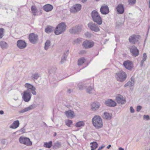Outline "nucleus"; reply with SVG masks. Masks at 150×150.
I'll return each instance as SVG.
<instances>
[{"instance_id": "obj_42", "label": "nucleus", "mask_w": 150, "mask_h": 150, "mask_svg": "<svg viewBox=\"0 0 150 150\" xmlns=\"http://www.w3.org/2000/svg\"><path fill=\"white\" fill-rule=\"evenodd\" d=\"M57 70V68L55 67H52L49 71V73L50 74L54 73Z\"/></svg>"}, {"instance_id": "obj_35", "label": "nucleus", "mask_w": 150, "mask_h": 150, "mask_svg": "<svg viewBox=\"0 0 150 150\" xmlns=\"http://www.w3.org/2000/svg\"><path fill=\"white\" fill-rule=\"evenodd\" d=\"M91 150H95L98 147V144L96 142H93L91 143Z\"/></svg>"}, {"instance_id": "obj_17", "label": "nucleus", "mask_w": 150, "mask_h": 150, "mask_svg": "<svg viewBox=\"0 0 150 150\" xmlns=\"http://www.w3.org/2000/svg\"><path fill=\"white\" fill-rule=\"evenodd\" d=\"M105 104L107 106L114 107L117 105V103L115 101L111 99H108L105 101Z\"/></svg>"}, {"instance_id": "obj_7", "label": "nucleus", "mask_w": 150, "mask_h": 150, "mask_svg": "<svg viewBox=\"0 0 150 150\" xmlns=\"http://www.w3.org/2000/svg\"><path fill=\"white\" fill-rule=\"evenodd\" d=\"M31 96V93L28 90H26L23 92L22 98L24 101L28 102L30 100Z\"/></svg>"}, {"instance_id": "obj_5", "label": "nucleus", "mask_w": 150, "mask_h": 150, "mask_svg": "<svg viewBox=\"0 0 150 150\" xmlns=\"http://www.w3.org/2000/svg\"><path fill=\"white\" fill-rule=\"evenodd\" d=\"M83 26L82 25H78L72 27L69 30V32L72 34H78L82 30Z\"/></svg>"}, {"instance_id": "obj_46", "label": "nucleus", "mask_w": 150, "mask_h": 150, "mask_svg": "<svg viewBox=\"0 0 150 150\" xmlns=\"http://www.w3.org/2000/svg\"><path fill=\"white\" fill-rule=\"evenodd\" d=\"M147 58V56L146 53H144L143 54V56L142 58V60L143 61H145Z\"/></svg>"}, {"instance_id": "obj_59", "label": "nucleus", "mask_w": 150, "mask_h": 150, "mask_svg": "<svg viewBox=\"0 0 150 150\" xmlns=\"http://www.w3.org/2000/svg\"><path fill=\"white\" fill-rule=\"evenodd\" d=\"M119 150H124V149L122 147H119Z\"/></svg>"}, {"instance_id": "obj_49", "label": "nucleus", "mask_w": 150, "mask_h": 150, "mask_svg": "<svg viewBox=\"0 0 150 150\" xmlns=\"http://www.w3.org/2000/svg\"><path fill=\"white\" fill-rule=\"evenodd\" d=\"M25 130L24 127H23L20 129V131L22 133H24L25 132Z\"/></svg>"}, {"instance_id": "obj_28", "label": "nucleus", "mask_w": 150, "mask_h": 150, "mask_svg": "<svg viewBox=\"0 0 150 150\" xmlns=\"http://www.w3.org/2000/svg\"><path fill=\"white\" fill-rule=\"evenodd\" d=\"M102 117L105 119L110 120L112 118V115L111 114L105 112L102 115Z\"/></svg>"}, {"instance_id": "obj_18", "label": "nucleus", "mask_w": 150, "mask_h": 150, "mask_svg": "<svg viewBox=\"0 0 150 150\" xmlns=\"http://www.w3.org/2000/svg\"><path fill=\"white\" fill-rule=\"evenodd\" d=\"M35 107L36 106L35 104H32L30 105L28 107L21 110L19 111L18 112L19 113H23L28 111L30 110L35 108Z\"/></svg>"}, {"instance_id": "obj_21", "label": "nucleus", "mask_w": 150, "mask_h": 150, "mask_svg": "<svg viewBox=\"0 0 150 150\" xmlns=\"http://www.w3.org/2000/svg\"><path fill=\"white\" fill-rule=\"evenodd\" d=\"M116 9L117 13L118 14H122L124 12V8L122 4H118L116 7Z\"/></svg>"}, {"instance_id": "obj_37", "label": "nucleus", "mask_w": 150, "mask_h": 150, "mask_svg": "<svg viewBox=\"0 0 150 150\" xmlns=\"http://www.w3.org/2000/svg\"><path fill=\"white\" fill-rule=\"evenodd\" d=\"M51 42L49 40H47L45 44L44 49L45 50H47L50 46Z\"/></svg>"}, {"instance_id": "obj_34", "label": "nucleus", "mask_w": 150, "mask_h": 150, "mask_svg": "<svg viewBox=\"0 0 150 150\" xmlns=\"http://www.w3.org/2000/svg\"><path fill=\"white\" fill-rule=\"evenodd\" d=\"M40 76V74L36 72L32 74L31 78L34 80L37 79Z\"/></svg>"}, {"instance_id": "obj_19", "label": "nucleus", "mask_w": 150, "mask_h": 150, "mask_svg": "<svg viewBox=\"0 0 150 150\" xmlns=\"http://www.w3.org/2000/svg\"><path fill=\"white\" fill-rule=\"evenodd\" d=\"M116 100L119 104H122L125 103L126 100L123 96L119 95L116 98Z\"/></svg>"}, {"instance_id": "obj_4", "label": "nucleus", "mask_w": 150, "mask_h": 150, "mask_svg": "<svg viewBox=\"0 0 150 150\" xmlns=\"http://www.w3.org/2000/svg\"><path fill=\"white\" fill-rule=\"evenodd\" d=\"M115 77L117 81L123 82L126 79L127 75L124 72L121 71L116 73Z\"/></svg>"}, {"instance_id": "obj_27", "label": "nucleus", "mask_w": 150, "mask_h": 150, "mask_svg": "<svg viewBox=\"0 0 150 150\" xmlns=\"http://www.w3.org/2000/svg\"><path fill=\"white\" fill-rule=\"evenodd\" d=\"M134 83V79L133 77H132L131 78V80L128 81L126 83L124 86L126 87L127 86H133Z\"/></svg>"}, {"instance_id": "obj_23", "label": "nucleus", "mask_w": 150, "mask_h": 150, "mask_svg": "<svg viewBox=\"0 0 150 150\" xmlns=\"http://www.w3.org/2000/svg\"><path fill=\"white\" fill-rule=\"evenodd\" d=\"M20 125L19 121L18 120H16L13 122V123L10 126V128L15 129L18 127Z\"/></svg>"}, {"instance_id": "obj_29", "label": "nucleus", "mask_w": 150, "mask_h": 150, "mask_svg": "<svg viewBox=\"0 0 150 150\" xmlns=\"http://www.w3.org/2000/svg\"><path fill=\"white\" fill-rule=\"evenodd\" d=\"M8 46V45L5 42L3 41L0 42V47L2 49H7Z\"/></svg>"}, {"instance_id": "obj_48", "label": "nucleus", "mask_w": 150, "mask_h": 150, "mask_svg": "<svg viewBox=\"0 0 150 150\" xmlns=\"http://www.w3.org/2000/svg\"><path fill=\"white\" fill-rule=\"evenodd\" d=\"M142 107L140 105L137 106V112H139L140 110L142 109Z\"/></svg>"}, {"instance_id": "obj_12", "label": "nucleus", "mask_w": 150, "mask_h": 150, "mask_svg": "<svg viewBox=\"0 0 150 150\" xmlns=\"http://www.w3.org/2000/svg\"><path fill=\"white\" fill-rule=\"evenodd\" d=\"M123 65L126 69L129 70H131L133 68V64L132 61L127 60L124 62Z\"/></svg>"}, {"instance_id": "obj_56", "label": "nucleus", "mask_w": 150, "mask_h": 150, "mask_svg": "<svg viewBox=\"0 0 150 150\" xmlns=\"http://www.w3.org/2000/svg\"><path fill=\"white\" fill-rule=\"evenodd\" d=\"M4 113V112L3 110H0V114L1 115H3Z\"/></svg>"}, {"instance_id": "obj_45", "label": "nucleus", "mask_w": 150, "mask_h": 150, "mask_svg": "<svg viewBox=\"0 0 150 150\" xmlns=\"http://www.w3.org/2000/svg\"><path fill=\"white\" fill-rule=\"evenodd\" d=\"M85 36L88 38H90L91 37V34L88 32H86L85 33Z\"/></svg>"}, {"instance_id": "obj_44", "label": "nucleus", "mask_w": 150, "mask_h": 150, "mask_svg": "<svg viewBox=\"0 0 150 150\" xmlns=\"http://www.w3.org/2000/svg\"><path fill=\"white\" fill-rule=\"evenodd\" d=\"M136 0H128V2L129 4H133L135 3Z\"/></svg>"}, {"instance_id": "obj_64", "label": "nucleus", "mask_w": 150, "mask_h": 150, "mask_svg": "<svg viewBox=\"0 0 150 150\" xmlns=\"http://www.w3.org/2000/svg\"><path fill=\"white\" fill-rule=\"evenodd\" d=\"M1 148L0 147V150H1Z\"/></svg>"}, {"instance_id": "obj_2", "label": "nucleus", "mask_w": 150, "mask_h": 150, "mask_svg": "<svg viewBox=\"0 0 150 150\" xmlns=\"http://www.w3.org/2000/svg\"><path fill=\"white\" fill-rule=\"evenodd\" d=\"M91 16L93 21L96 22L98 25H101L102 23V19L98 13L95 10L93 11Z\"/></svg>"}, {"instance_id": "obj_16", "label": "nucleus", "mask_w": 150, "mask_h": 150, "mask_svg": "<svg viewBox=\"0 0 150 150\" xmlns=\"http://www.w3.org/2000/svg\"><path fill=\"white\" fill-rule=\"evenodd\" d=\"M101 13L103 15H106L109 12V10L108 6L105 4L102 6L100 8Z\"/></svg>"}, {"instance_id": "obj_33", "label": "nucleus", "mask_w": 150, "mask_h": 150, "mask_svg": "<svg viewBox=\"0 0 150 150\" xmlns=\"http://www.w3.org/2000/svg\"><path fill=\"white\" fill-rule=\"evenodd\" d=\"M86 84L82 83H79L77 84V87L80 90H82L85 88L86 86Z\"/></svg>"}, {"instance_id": "obj_61", "label": "nucleus", "mask_w": 150, "mask_h": 150, "mask_svg": "<svg viewBox=\"0 0 150 150\" xmlns=\"http://www.w3.org/2000/svg\"><path fill=\"white\" fill-rule=\"evenodd\" d=\"M57 135V133L56 132H55L54 133V137H55L56 135Z\"/></svg>"}, {"instance_id": "obj_9", "label": "nucleus", "mask_w": 150, "mask_h": 150, "mask_svg": "<svg viewBox=\"0 0 150 150\" xmlns=\"http://www.w3.org/2000/svg\"><path fill=\"white\" fill-rule=\"evenodd\" d=\"M25 87L27 88L26 90H28V91L34 95L36 94V92L35 91V88L32 85L28 83H26L25 85Z\"/></svg>"}, {"instance_id": "obj_6", "label": "nucleus", "mask_w": 150, "mask_h": 150, "mask_svg": "<svg viewBox=\"0 0 150 150\" xmlns=\"http://www.w3.org/2000/svg\"><path fill=\"white\" fill-rule=\"evenodd\" d=\"M19 141L22 144L26 146H30L32 144V142L30 139L27 137L21 136L19 138Z\"/></svg>"}, {"instance_id": "obj_15", "label": "nucleus", "mask_w": 150, "mask_h": 150, "mask_svg": "<svg viewBox=\"0 0 150 150\" xmlns=\"http://www.w3.org/2000/svg\"><path fill=\"white\" fill-rule=\"evenodd\" d=\"M94 45V43L93 41H89L86 40L83 43V45L85 48H90L92 47Z\"/></svg>"}, {"instance_id": "obj_24", "label": "nucleus", "mask_w": 150, "mask_h": 150, "mask_svg": "<svg viewBox=\"0 0 150 150\" xmlns=\"http://www.w3.org/2000/svg\"><path fill=\"white\" fill-rule=\"evenodd\" d=\"M53 6L50 4H47L44 6L43 8L45 11L48 12L51 11L53 9Z\"/></svg>"}, {"instance_id": "obj_10", "label": "nucleus", "mask_w": 150, "mask_h": 150, "mask_svg": "<svg viewBox=\"0 0 150 150\" xmlns=\"http://www.w3.org/2000/svg\"><path fill=\"white\" fill-rule=\"evenodd\" d=\"M88 26L91 30L95 32H97L100 30L98 26L93 22L89 23L88 24Z\"/></svg>"}, {"instance_id": "obj_40", "label": "nucleus", "mask_w": 150, "mask_h": 150, "mask_svg": "<svg viewBox=\"0 0 150 150\" xmlns=\"http://www.w3.org/2000/svg\"><path fill=\"white\" fill-rule=\"evenodd\" d=\"M85 59L84 58H82L80 59L78 61V65H81L84 62Z\"/></svg>"}, {"instance_id": "obj_14", "label": "nucleus", "mask_w": 150, "mask_h": 150, "mask_svg": "<svg viewBox=\"0 0 150 150\" xmlns=\"http://www.w3.org/2000/svg\"><path fill=\"white\" fill-rule=\"evenodd\" d=\"M81 6L79 4H77L74 5L70 8V11L73 13L77 12L80 10Z\"/></svg>"}, {"instance_id": "obj_38", "label": "nucleus", "mask_w": 150, "mask_h": 150, "mask_svg": "<svg viewBox=\"0 0 150 150\" xmlns=\"http://www.w3.org/2000/svg\"><path fill=\"white\" fill-rule=\"evenodd\" d=\"M52 142L51 141H50L49 142L45 143L44 146L45 147L50 148L52 146Z\"/></svg>"}, {"instance_id": "obj_63", "label": "nucleus", "mask_w": 150, "mask_h": 150, "mask_svg": "<svg viewBox=\"0 0 150 150\" xmlns=\"http://www.w3.org/2000/svg\"><path fill=\"white\" fill-rule=\"evenodd\" d=\"M18 99V98H16V99H14L15 100H17Z\"/></svg>"}, {"instance_id": "obj_39", "label": "nucleus", "mask_w": 150, "mask_h": 150, "mask_svg": "<svg viewBox=\"0 0 150 150\" xmlns=\"http://www.w3.org/2000/svg\"><path fill=\"white\" fill-rule=\"evenodd\" d=\"M61 146V143L60 142H55L54 145L53 147L54 148L57 149L60 148Z\"/></svg>"}, {"instance_id": "obj_51", "label": "nucleus", "mask_w": 150, "mask_h": 150, "mask_svg": "<svg viewBox=\"0 0 150 150\" xmlns=\"http://www.w3.org/2000/svg\"><path fill=\"white\" fill-rule=\"evenodd\" d=\"M86 53L85 50H82L79 53L81 54H84Z\"/></svg>"}, {"instance_id": "obj_1", "label": "nucleus", "mask_w": 150, "mask_h": 150, "mask_svg": "<svg viewBox=\"0 0 150 150\" xmlns=\"http://www.w3.org/2000/svg\"><path fill=\"white\" fill-rule=\"evenodd\" d=\"M92 122L93 126L96 129H100L103 125L102 119L99 115H95L92 118Z\"/></svg>"}, {"instance_id": "obj_62", "label": "nucleus", "mask_w": 150, "mask_h": 150, "mask_svg": "<svg viewBox=\"0 0 150 150\" xmlns=\"http://www.w3.org/2000/svg\"><path fill=\"white\" fill-rule=\"evenodd\" d=\"M149 8H150V0H149Z\"/></svg>"}, {"instance_id": "obj_11", "label": "nucleus", "mask_w": 150, "mask_h": 150, "mask_svg": "<svg viewBox=\"0 0 150 150\" xmlns=\"http://www.w3.org/2000/svg\"><path fill=\"white\" fill-rule=\"evenodd\" d=\"M29 39L31 43L35 44L38 41V36L34 33H31L29 35Z\"/></svg>"}, {"instance_id": "obj_43", "label": "nucleus", "mask_w": 150, "mask_h": 150, "mask_svg": "<svg viewBox=\"0 0 150 150\" xmlns=\"http://www.w3.org/2000/svg\"><path fill=\"white\" fill-rule=\"evenodd\" d=\"M4 29L0 28V38H1L4 36Z\"/></svg>"}, {"instance_id": "obj_3", "label": "nucleus", "mask_w": 150, "mask_h": 150, "mask_svg": "<svg viewBox=\"0 0 150 150\" xmlns=\"http://www.w3.org/2000/svg\"><path fill=\"white\" fill-rule=\"evenodd\" d=\"M66 25L64 22L59 24L56 28L54 33L56 35H58L63 33L66 30Z\"/></svg>"}, {"instance_id": "obj_47", "label": "nucleus", "mask_w": 150, "mask_h": 150, "mask_svg": "<svg viewBox=\"0 0 150 150\" xmlns=\"http://www.w3.org/2000/svg\"><path fill=\"white\" fill-rule=\"evenodd\" d=\"M143 118L144 119H146L147 120H150V118L148 115H144L143 116Z\"/></svg>"}, {"instance_id": "obj_32", "label": "nucleus", "mask_w": 150, "mask_h": 150, "mask_svg": "<svg viewBox=\"0 0 150 150\" xmlns=\"http://www.w3.org/2000/svg\"><path fill=\"white\" fill-rule=\"evenodd\" d=\"M85 123L83 121H80L76 123L75 126L77 127H83Z\"/></svg>"}, {"instance_id": "obj_36", "label": "nucleus", "mask_w": 150, "mask_h": 150, "mask_svg": "<svg viewBox=\"0 0 150 150\" xmlns=\"http://www.w3.org/2000/svg\"><path fill=\"white\" fill-rule=\"evenodd\" d=\"M53 30L54 28L52 26H48L47 28H45V31L47 33H49L51 32Z\"/></svg>"}, {"instance_id": "obj_54", "label": "nucleus", "mask_w": 150, "mask_h": 150, "mask_svg": "<svg viewBox=\"0 0 150 150\" xmlns=\"http://www.w3.org/2000/svg\"><path fill=\"white\" fill-rule=\"evenodd\" d=\"M104 146H101L99 147L98 149V150H101L104 147Z\"/></svg>"}, {"instance_id": "obj_57", "label": "nucleus", "mask_w": 150, "mask_h": 150, "mask_svg": "<svg viewBox=\"0 0 150 150\" xmlns=\"http://www.w3.org/2000/svg\"><path fill=\"white\" fill-rule=\"evenodd\" d=\"M71 90L70 89H69L67 90V92L69 93H70L71 92Z\"/></svg>"}, {"instance_id": "obj_60", "label": "nucleus", "mask_w": 150, "mask_h": 150, "mask_svg": "<svg viewBox=\"0 0 150 150\" xmlns=\"http://www.w3.org/2000/svg\"><path fill=\"white\" fill-rule=\"evenodd\" d=\"M87 0H82V2L83 3L86 2Z\"/></svg>"}, {"instance_id": "obj_41", "label": "nucleus", "mask_w": 150, "mask_h": 150, "mask_svg": "<svg viewBox=\"0 0 150 150\" xmlns=\"http://www.w3.org/2000/svg\"><path fill=\"white\" fill-rule=\"evenodd\" d=\"M66 125L69 127H70V125L72 124V121L70 120H68L65 121Z\"/></svg>"}, {"instance_id": "obj_58", "label": "nucleus", "mask_w": 150, "mask_h": 150, "mask_svg": "<svg viewBox=\"0 0 150 150\" xmlns=\"http://www.w3.org/2000/svg\"><path fill=\"white\" fill-rule=\"evenodd\" d=\"M111 145L110 144V145H108V146H107V148L108 149H109L111 147Z\"/></svg>"}, {"instance_id": "obj_8", "label": "nucleus", "mask_w": 150, "mask_h": 150, "mask_svg": "<svg viewBox=\"0 0 150 150\" xmlns=\"http://www.w3.org/2000/svg\"><path fill=\"white\" fill-rule=\"evenodd\" d=\"M128 48L133 56L136 57L139 55V50L135 46L132 45L129 47Z\"/></svg>"}, {"instance_id": "obj_52", "label": "nucleus", "mask_w": 150, "mask_h": 150, "mask_svg": "<svg viewBox=\"0 0 150 150\" xmlns=\"http://www.w3.org/2000/svg\"><path fill=\"white\" fill-rule=\"evenodd\" d=\"M6 143V142L5 140V139H3L1 141V143L3 144H5Z\"/></svg>"}, {"instance_id": "obj_50", "label": "nucleus", "mask_w": 150, "mask_h": 150, "mask_svg": "<svg viewBox=\"0 0 150 150\" xmlns=\"http://www.w3.org/2000/svg\"><path fill=\"white\" fill-rule=\"evenodd\" d=\"M130 112L131 113H133L134 111V109L132 107H131L130 108Z\"/></svg>"}, {"instance_id": "obj_22", "label": "nucleus", "mask_w": 150, "mask_h": 150, "mask_svg": "<svg viewBox=\"0 0 150 150\" xmlns=\"http://www.w3.org/2000/svg\"><path fill=\"white\" fill-rule=\"evenodd\" d=\"M100 104L97 102H94L91 104V109L92 111H96L100 107Z\"/></svg>"}, {"instance_id": "obj_53", "label": "nucleus", "mask_w": 150, "mask_h": 150, "mask_svg": "<svg viewBox=\"0 0 150 150\" xmlns=\"http://www.w3.org/2000/svg\"><path fill=\"white\" fill-rule=\"evenodd\" d=\"M80 41V40L79 39H77L76 40H74V42L75 43H78Z\"/></svg>"}, {"instance_id": "obj_20", "label": "nucleus", "mask_w": 150, "mask_h": 150, "mask_svg": "<svg viewBox=\"0 0 150 150\" xmlns=\"http://www.w3.org/2000/svg\"><path fill=\"white\" fill-rule=\"evenodd\" d=\"M129 40L130 42L134 44H135L138 41L137 36L136 35H132L129 37Z\"/></svg>"}, {"instance_id": "obj_55", "label": "nucleus", "mask_w": 150, "mask_h": 150, "mask_svg": "<svg viewBox=\"0 0 150 150\" xmlns=\"http://www.w3.org/2000/svg\"><path fill=\"white\" fill-rule=\"evenodd\" d=\"M144 61H143L142 60L141 62V64L140 65L141 67H142L143 66L144 62Z\"/></svg>"}, {"instance_id": "obj_31", "label": "nucleus", "mask_w": 150, "mask_h": 150, "mask_svg": "<svg viewBox=\"0 0 150 150\" xmlns=\"http://www.w3.org/2000/svg\"><path fill=\"white\" fill-rule=\"evenodd\" d=\"M31 10L33 15L34 16H36V13H37L38 10L35 6L33 5L31 6Z\"/></svg>"}, {"instance_id": "obj_25", "label": "nucleus", "mask_w": 150, "mask_h": 150, "mask_svg": "<svg viewBox=\"0 0 150 150\" xmlns=\"http://www.w3.org/2000/svg\"><path fill=\"white\" fill-rule=\"evenodd\" d=\"M69 52V50H67L66 52H65L64 53V54L62 57L61 60L60 61V63L61 64H62L64 62V61L66 60Z\"/></svg>"}, {"instance_id": "obj_26", "label": "nucleus", "mask_w": 150, "mask_h": 150, "mask_svg": "<svg viewBox=\"0 0 150 150\" xmlns=\"http://www.w3.org/2000/svg\"><path fill=\"white\" fill-rule=\"evenodd\" d=\"M86 92L89 94H92L94 93L95 91L94 87L91 86H86Z\"/></svg>"}, {"instance_id": "obj_13", "label": "nucleus", "mask_w": 150, "mask_h": 150, "mask_svg": "<svg viewBox=\"0 0 150 150\" xmlns=\"http://www.w3.org/2000/svg\"><path fill=\"white\" fill-rule=\"evenodd\" d=\"M27 44L25 41L19 40L17 42V47L20 49H24L27 46Z\"/></svg>"}, {"instance_id": "obj_30", "label": "nucleus", "mask_w": 150, "mask_h": 150, "mask_svg": "<svg viewBox=\"0 0 150 150\" xmlns=\"http://www.w3.org/2000/svg\"><path fill=\"white\" fill-rule=\"evenodd\" d=\"M64 113L68 117H72L74 116V112L71 110L66 111Z\"/></svg>"}]
</instances>
